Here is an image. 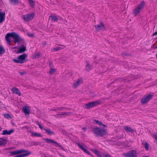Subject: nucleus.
Masks as SVG:
<instances>
[{
    "label": "nucleus",
    "instance_id": "nucleus-33",
    "mask_svg": "<svg viewBox=\"0 0 157 157\" xmlns=\"http://www.w3.org/2000/svg\"><path fill=\"white\" fill-rule=\"evenodd\" d=\"M36 123L39 126V127L40 129L42 130H44V129L45 128H44L37 121Z\"/></svg>",
    "mask_w": 157,
    "mask_h": 157
},
{
    "label": "nucleus",
    "instance_id": "nucleus-28",
    "mask_svg": "<svg viewBox=\"0 0 157 157\" xmlns=\"http://www.w3.org/2000/svg\"><path fill=\"white\" fill-rule=\"evenodd\" d=\"M5 52V50L2 46H0V55L3 54Z\"/></svg>",
    "mask_w": 157,
    "mask_h": 157
},
{
    "label": "nucleus",
    "instance_id": "nucleus-38",
    "mask_svg": "<svg viewBox=\"0 0 157 157\" xmlns=\"http://www.w3.org/2000/svg\"><path fill=\"white\" fill-rule=\"evenodd\" d=\"M64 107H61V108H59L57 109H52V111H55L56 110H57L58 109H60V110H62V109H64Z\"/></svg>",
    "mask_w": 157,
    "mask_h": 157
},
{
    "label": "nucleus",
    "instance_id": "nucleus-36",
    "mask_svg": "<svg viewBox=\"0 0 157 157\" xmlns=\"http://www.w3.org/2000/svg\"><path fill=\"white\" fill-rule=\"evenodd\" d=\"M61 49L60 47H57L53 49L54 51H57Z\"/></svg>",
    "mask_w": 157,
    "mask_h": 157
},
{
    "label": "nucleus",
    "instance_id": "nucleus-32",
    "mask_svg": "<svg viewBox=\"0 0 157 157\" xmlns=\"http://www.w3.org/2000/svg\"><path fill=\"white\" fill-rule=\"evenodd\" d=\"M4 117L7 119H9L11 118L10 116L8 114H5L4 115Z\"/></svg>",
    "mask_w": 157,
    "mask_h": 157
},
{
    "label": "nucleus",
    "instance_id": "nucleus-47",
    "mask_svg": "<svg viewBox=\"0 0 157 157\" xmlns=\"http://www.w3.org/2000/svg\"><path fill=\"white\" fill-rule=\"evenodd\" d=\"M153 48L154 49H156L157 48V46H155V47H153Z\"/></svg>",
    "mask_w": 157,
    "mask_h": 157
},
{
    "label": "nucleus",
    "instance_id": "nucleus-37",
    "mask_svg": "<svg viewBox=\"0 0 157 157\" xmlns=\"http://www.w3.org/2000/svg\"><path fill=\"white\" fill-rule=\"evenodd\" d=\"M27 35L29 37H33V36L34 34L31 33H27Z\"/></svg>",
    "mask_w": 157,
    "mask_h": 157
},
{
    "label": "nucleus",
    "instance_id": "nucleus-43",
    "mask_svg": "<svg viewBox=\"0 0 157 157\" xmlns=\"http://www.w3.org/2000/svg\"><path fill=\"white\" fill-rule=\"evenodd\" d=\"M46 43L45 42L43 43L42 45L44 46L46 45Z\"/></svg>",
    "mask_w": 157,
    "mask_h": 157
},
{
    "label": "nucleus",
    "instance_id": "nucleus-39",
    "mask_svg": "<svg viewBox=\"0 0 157 157\" xmlns=\"http://www.w3.org/2000/svg\"><path fill=\"white\" fill-rule=\"evenodd\" d=\"M104 157H112L109 154H106L103 155Z\"/></svg>",
    "mask_w": 157,
    "mask_h": 157
},
{
    "label": "nucleus",
    "instance_id": "nucleus-5",
    "mask_svg": "<svg viewBox=\"0 0 157 157\" xmlns=\"http://www.w3.org/2000/svg\"><path fill=\"white\" fill-rule=\"evenodd\" d=\"M34 16L33 13H31L29 14L23 15L22 18L25 21L28 22L32 20Z\"/></svg>",
    "mask_w": 157,
    "mask_h": 157
},
{
    "label": "nucleus",
    "instance_id": "nucleus-51",
    "mask_svg": "<svg viewBox=\"0 0 157 157\" xmlns=\"http://www.w3.org/2000/svg\"><path fill=\"white\" fill-rule=\"evenodd\" d=\"M103 125L104 126H106V125Z\"/></svg>",
    "mask_w": 157,
    "mask_h": 157
},
{
    "label": "nucleus",
    "instance_id": "nucleus-21",
    "mask_svg": "<svg viewBox=\"0 0 157 157\" xmlns=\"http://www.w3.org/2000/svg\"><path fill=\"white\" fill-rule=\"evenodd\" d=\"M124 129L128 132H133L134 130L132 129L130 127L126 126L124 127Z\"/></svg>",
    "mask_w": 157,
    "mask_h": 157
},
{
    "label": "nucleus",
    "instance_id": "nucleus-9",
    "mask_svg": "<svg viewBox=\"0 0 157 157\" xmlns=\"http://www.w3.org/2000/svg\"><path fill=\"white\" fill-rule=\"evenodd\" d=\"M83 82V79L82 78H80L75 81L73 85V87L75 89L78 86L82 84Z\"/></svg>",
    "mask_w": 157,
    "mask_h": 157
},
{
    "label": "nucleus",
    "instance_id": "nucleus-11",
    "mask_svg": "<svg viewBox=\"0 0 157 157\" xmlns=\"http://www.w3.org/2000/svg\"><path fill=\"white\" fill-rule=\"evenodd\" d=\"M152 97V95L150 94L144 97L141 100V103L143 104L146 103L151 99Z\"/></svg>",
    "mask_w": 157,
    "mask_h": 157
},
{
    "label": "nucleus",
    "instance_id": "nucleus-16",
    "mask_svg": "<svg viewBox=\"0 0 157 157\" xmlns=\"http://www.w3.org/2000/svg\"><path fill=\"white\" fill-rule=\"evenodd\" d=\"M13 132V129L10 130L8 131L6 130H4L3 131V133L2 134L3 135H9L11 134Z\"/></svg>",
    "mask_w": 157,
    "mask_h": 157
},
{
    "label": "nucleus",
    "instance_id": "nucleus-22",
    "mask_svg": "<svg viewBox=\"0 0 157 157\" xmlns=\"http://www.w3.org/2000/svg\"><path fill=\"white\" fill-rule=\"evenodd\" d=\"M26 50V47L24 46L20 48L18 50L17 52L18 53H22L24 52Z\"/></svg>",
    "mask_w": 157,
    "mask_h": 157
},
{
    "label": "nucleus",
    "instance_id": "nucleus-52",
    "mask_svg": "<svg viewBox=\"0 0 157 157\" xmlns=\"http://www.w3.org/2000/svg\"><path fill=\"white\" fill-rule=\"evenodd\" d=\"M156 57L157 58V54H156Z\"/></svg>",
    "mask_w": 157,
    "mask_h": 157
},
{
    "label": "nucleus",
    "instance_id": "nucleus-29",
    "mask_svg": "<svg viewBox=\"0 0 157 157\" xmlns=\"http://www.w3.org/2000/svg\"><path fill=\"white\" fill-rule=\"evenodd\" d=\"M29 3L31 7H33L35 5V2L33 0H29Z\"/></svg>",
    "mask_w": 157,
    "mask_h": 157
},
{
    "label": "nucleus",
    "instance_id": "nucleus-35",
    "mask_svg": "<svg viewBox=\"0 0 157 157\" xmlns=\"http://www.w3.org/2000/svg\"><path fill=\"white\" fill-rule=\"evenodd\" d=\"M94 121L96 124H98L99 125H102V123L101 122L99 121H98L95 120Z\"/></svg>",
    "mask_w": 157,
    "mask_h": 157
},
{
    "label": "nucleus",
    "instance_id": "nucleus-1",
    "mask_svg": "<svg viewBox=\"0 0 157 157\" xmlns=\"http://www.w3.org/2000/svg\"><path fill=\"white\" fill-rule=\"evenodd\" d=\"M10 37H13L14 41L15 43L18 44L24 43V39L22 38L18 34L15 32L8 33L6 36V39L9 45H10L11 41L10 38Z\"/></svg>",
    "mask_w": 157,
    "mask_h": 157
},
{
    "label": "nucleus",
    "instance_id": "nucleus-4",
    "mask_svg": "<svg viewBox=\"0 0 157 157\" xmlns=\"http://www.w3.org/2000/svg\"><path fill=\"white\" fill-rule=\"evenodd\" d=\"M145 3L144 2H142L141 3L133 10V13L135 16L139 14L142 10L144 6Z\"/></svg>",
    "mask_w": 157,
    "mask_h": 157
},
{
    "label": "nucleus",
    "instance_id": "nucleus-25",
    "mask_svg": "<svg viewBox=\"0 0 157 157\" xmlns=\"http://www.w3.org/2000/svg\"><path fill=\"white\" fill-rule=\"evenodd\" d=\"M52 20L54 21H57L59 20L58 18L56 16L52 15L50 16Z\"/></svg>",
    "mask_w": 157,
    "mask_h": 157
},
{
    "label": "nucleus",
    "instance_id": "nucleus-8",
    "mask_svg": "<svg viewBox=\"0 0 157 157\" xmlns=\"http://www.w3.org/2000/svg\"><path fill=\"white\" fill-rule=\"evenodd\" d=\"M77 144L79 147L83 151L87 153V154L90 155L91 156H92V155L89 151L86 149V147L85 145H82L79 143H77Z\"/></svg>",
    "mask_w": 157,
    "mask_h": 157
},
{
    "label": "nucleus",
    "instance_id": "nucleus-44",
    "mask_svg": "<svg viewBox=\"0 0 157 157\" xmlns=\"http://www.w3.org/2000/svg\"><path fill=\"white\" fill-rule=\"evenodd\" d=\"M44 156L45 157H52V156L51 155H45Z\"/></svg>",
    "mask_w": 157,
    "mask_h": 157
},
{
    "label": "nucleus",
    "instance_id": "nucleus-31",
    "mask_svg": "<svg viewBox=\"0 0 157 157\" xmlns=\"http://www.w3.org/2000/svg\"><path fill=\"white\" fill-rule=\"evenodd\" d=\"M144 146L145 149L147 151L148 150V147H149V144L148 143L146 142H145L144 144Z\"/></svg>",
    "mask_w": 157,
    "mask_h": 157
},
{
    "label": "nucleus",
    "instance_id": "nucleus-6",
    "mask_svg": "<svg viewBox=\"0 0 157 157\" xmlns=\"http://www.w3.org/2000/svg\"><path fill=\"white\" fill-rule=\"evenodd\" d=\"M99 103V101H96L89 103L85 105V107L86 109L94 107Z\"/></svg>",
    "mask_w": 157,
    "mask_h": 157
},
{
    "label": "nucleus",
    "instance_id": "nucleus-18",
    "mask_svg": "<svg viewBox=\"0 0 157 157\" xmlns=\"http://www.w3.org/2000/svg\"><path fill=\"white\" fill-rule=\"evenodd\" d=\"M22 110L25 115L29 114L30 112V111L27 107L25 106L23 107Z\"/></svg>",
    "mask_w": 157,
    "mask_h": 157
},
{
    "label": "nucleus",
    "instance_id": "nucleus-13",
    "mask_svg": "<svg viewBox=\"0 0 157 157\" xmlns=\"http://www.w3.org/2000/svg\"><path fill=\"white\" fill-rule=\"evenodd\" d=\"M24 153L22 154L17 155L14 157H24L28 156L31 154L30 152L29 151L27 150H25V151L24 152Z\"/></svg>",
    "mask_w": 157,
    "mask_h": 157
},
{
    "label": "nucleus",
    "instance_id": "nucleus-14",
    "mask_svg": "<svg viewBox=\"0 0 157 157\" xmlns=\"http://www.w3.org/2000/svg\"><path fill=\"white\" fill-rule=\"evenodd\" d=\"M48 143H53L56 144L57 145V146L60 147H62L61 145H60L59 144L54 141L53 140L51 139L46 138L44 139Z\"/></svg>",
    "mask_w": 157,
    "mask_h": 157
},
{
    "label": "nucleus",
    "instance_id": "nucleus-24",
    "mask_svg": "<svg viewBox=\"0 0 157 157\" xmlns=\"http://www.w3.org/2000/svg\"><path fill=\"white\" fill-rule=\"evenodd\" d=\"M31 136L36 137H41V134L39 133H36L34 132H31Z\"/></svg>",
    "mask_w": 157,
    "mask_h": 157
},
{
    "label": "nucleus",
    "instance_id": "nucleus-42",
    "mask_svg": "<svg viewBox=\"0 0 157 157\" xmlns=\"http://www.w3.org/2000/svg\"><path fill=\"white\" fill-rule=\"evenodd\" d=\"M157 35V31L155 33L153 34V36Z\"/></svg>",
    "mask_w": 157,
    "mask_h": 157
},
{
    "label": "nucleus",
    "instance_id": "nucleus-12",
    "mask_svg": "<svg viewBox=\"0 0 157 157\" xmlns=\"http://www.w3.org/2000/svg\"><path fill=\"white\" fill-rule=\"evenodd\" d=\"M25 151V150H16L14 151H12L10 152V153L11 154L10 155H16L21 154V153H24V152Z\"/></svg>",
    "mask_w": 157,
    "mask_h": 157
},
{
    "label": "nucleus",
    "instance_id": "nucleus-10",
    "mask_svg": "<svg viewBox=\"0 0 157 157\" xmlns=\"http://www.w3.org/2000/svg\"><path fill=\"white\" fill-rule=\"evenodd\" d=\"M94 27H95L97 31H99L105 29V25L102 22H101L99 24L95 25Z\"/></svg>",
    "mask_w": 157,
    "mask_h": 157
},
{
    "label": "nucleus",
    "instance_id": "nucleus-49",
    "mask_svg": "<svg viewBox=\"0 0 157 157\" xmlns=\"http://www.w3.org/2000/svg\"><path fill=\"white\" fill-rule=\"evenodd\" d=\"M2 130V128H1V127H0V131H1Z\"/></svg>",
    "mask_w": 157,
    "mask_h": 157
},
{
    "label": "nucleus",
    "instance_id": "nucleus-26",
    "mask_svg": "<svg viewBox=\"0 0 157 157\" xmlns=\"http://www.w3.org/2000/svg\"><path fill=\"white\" fill-rule=\"evenodd\" d=\"M6 143L5 139L1 138L0 139V146L6 144Z\"/></svg>",
    "mask_w": 157,
    "mask_h": 157
},
{
    "label": "nucleus",
    "instance_id": "nucleus-27",
    "mask_svg": "<svg viewBox=\"0 0 157 157\" xmlns=\"http://www.w3.org/2000/svg\"><path fill=\"white\" fill-rule=\"evenodd\" d=\"M40 53H36L34 54L33 56V59H35L37 58H39L40 56Z\"/></svg>",
    "mask_w": 157,
    "mask_h": 157
},
{
    "label": "nucleus",
    "instance_id": "nucleus-17",
    "mask_svg": "<svg viewBox=\"0 0 157 157\" xmlns=\"http://www.w3.org/2000/svg\"><path fill=\"white\" fill-rule=\"evenodd\" d=\"M5 17V13H2L1 12H0V23L4 21Z\"/></svg>",
    "mask_w": 157,
    "mask_h": 157
},
{
    "label": "nucleus",
    "instance_id": "nucleus-41",
    "mask_svg": "<svg viewBox=\"0 0 157 157\" xmlns=\"http://www.w3.org/2000/svg\"><path fill=\"white\" fill-rule=\"evenodd\" d=\"M25 72H20V74L21 75H23L25 74Z\"/></svg>",
    "mask_w": 157,
    "mask_h": 157
},
{
    "label": "nucleus",
    "instance_id": "nucleus-46",
    "mask_svg": "<svg viewBox=\"0 0 157 157\" xmlns=\"http://www.w3.org/2000/svg\"><path fill=\"white\" fill-rule=\"evenodd\" d=\"M82 129L84 131H86V128L85 127L83 128H82Z\"/></svg>",
    "mask_w": 157,
    "mask_h": 157
},
{
    "label": "nucleus",
    "instance_id": "nucleus-19",
    "mask_svg": "<svg viewBox=\"0 0 157 157\" xmlns=\"http://www.w3.org/2000/svg\"><path fill=\"white\" fill-rule=\"evenodd\" d=\"M44 130L49 135L51 136L54 134V132L52 131L50 128H44Z\"/></svg>",
    "mask_w": 157,
    "mask_h": 157
},
{
    "label": "nucleus",
    "instance_id": "nucleus-50",
    "mask_svg": "<svg viewBox=\"0 0 157 157\" xmlns=\"http://www.w3.org/2000/svg\"><path fill=\"white\" fill-rule=\"evenodd\" d=\"M94 95L92 96V97H94Z\"/></svg>",
    "mask_w": 157,
    "mask_h": 157
},
{
    "label": "nucleus",
    "instance_id": "nucleus-7",
    "mask_svg": "<svg viewBox=\"0 0 157 157\" xmlns=\"http://www.w3.org/2000/svg\"><path fill=\"white\" fill-rule=\"evenodd\" d=\"M124 155L126 157H135L137 155L136 152L134 150H131L128 152L124 153Z\"/></svg>",
    "mask_w": 157,
    "mask_h": 157
},
{
    "label": "nucleus",
    "instance_id": "nucleus-34",
    "mask_svg": "<svg viewBox=\"0 0 157 157\" xmlns=\"http://www.w3.org/2000/svg\"><path fill=\"white\" fill-rule=\"evenodd\" d=\"M56 71V70L54 68L51 69L49 71V73L51 74H52L53 73Z\"/></svg>",
    "mask_w": 157,
    "mask_h": 157
},
{
    "label": "nucleus",
    "instance_id": "nucleus-15",
    "mask_svg": "<svg viewBox=\"0 0 157 157\" xmlns=\"http://www.w3.org/2000/svg\"><path fill=\"white\" fill-rule=\"evenodd\" d=\"M13 93L18 94L19 96H20L21 94L20 91L18 90V89L16 87H13L11 89Z\"/></svg>",
    "mask_w": 157,
    "mask_h": 157
},
{
    "label": "nucleus",
    "instance_id": "nucleus-30",
    "mask_svg": "<svg viewBox=\"0 0 157 157\" xmlns=\"http://www.w3.org/2000/svg\"><path fill=\"white\" fill-rule=\"evenodd\" d=\"M9 1L13 4H17L18 3V0H9Z\"/></svg>",
    "mask_w": 157,
    "mask_h": 157
},
{
    "label": "nucleus",
    "instance_id": "nucleus-3",
    "mask_svg": "<svg viewBox=\"0 0 157 157\" xmlns=\"http://www.w3.org/2000/svg\"><path fill=\"white\" fill-rule=\"evenodd\" d=\"M27 56V54H24L18 56L17 59H13V61L17 63H23L25 62Z\"/></svg>",
    "mask_w": 157,
    "mask_h": 157
},
{
    "label": "nucleus",
    "instance_id": "nucleus-2",
    "mask_svg": "<svg viewBox=\"0 0 157 157\" xmlns=\"http://www.w3.org/2000/svg\"><path fill=\"white\" fill-rule=\"evenodd\" d=\"M93 133L97 136H102L106 134V131L104 128L96 127L92 130Z\"/></svg>",
    "mask_w": 157,
    "mask_h": 157
},
{
    "label": "nucleus",
    "instance_id": "nucleus-23",
    "mask_svg": "<svg viewBox=\"0 0 157 157\" xmlns=\"http://www.w3.org/2000/svg\"><path fill=\"white\" fill-rule=\"evenodd\" d=\"M71 113L69 112H62V113L57 114V115H55L56 117H57L56 116H59L60 117H62L61 116L62 115H65L66 116H68L71 114Z\"/></svg>",
    "mask_w": 157,
    "mask_h": 157
},
{
    "label": "nucleus",
    "instance_id": "nucleus-45",
    "mask_svg": "<svg viewBox=\"0 0 157 157\" xmlns=\"http://www.w3.org/2000/svg\"><path fill=\"white\" fill-rule=\"evenodd\" d=\"M98 155L99 157H102L100 153Z\"/></svg>",
    "mask_w": 157,
    "mask_h": 157
},
{
    "label": "nucleus",
    "instance_id": "nucleus-20",
    "mask_svg": "<svg viewBox=\"0 0 157 157\" xmlns=\"http://www.w3.org/2000/svg\"><path fill=\"white\" fill-rule=\"evenodd\" d=\"M92 68V67L91 65L88 62L86 63L85 69L86 71H89Z\"/></svg>",
    "mask_w": 157,
    "mask_h": 157
},
{
    "label": "nucleus",
    "instance_id": "nucleus-40",
    "mask_svg": "<svg viewBox=\"0 0 157 157\" xmlns=\"http://www.w3.org/2000/svg\"><path fill=\"white\" fill-rule=\"evenodd\" d=\"M94 153L97 154V155L99 153V152L97 150H95L94 151Z\"/></svg>",
    "mask_w": 157,
    "mask_h": 157
},
{
    "label": "nucleus",
    "instance_id": "nucleus-48",
    "mask_svg": "<svg viewBox=\"0 0 157 157\" xmlns=\"http://www.w3.org/2000/svg\"><path fill=\"white\" fill-rule=\"evenodd\" d=\"M142 157H149V156H143Z\"/></svg>",
    "mask_w": 157,
    "mask_h": 157
}]
</instances>
